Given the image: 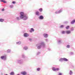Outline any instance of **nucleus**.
<instances>
[{"instance_id":"nucleus-23","label":"nucleus","mask_w":75,"mask_h":75,"mask_svg":"<svg viewBox=\"0 0 75 75\" xmlns=\"http://www.w3.org/2000/svg\"><path fill=\"white\" fill-rule=\"evenodd\" d=\"M4 21V19L2 18H0V22H3Z\"/></svg>"},{"instance_id":"nucleus-43","label":"nucleus","mask_w":75,"mask_h":75,"mask_svg":"<svg viewBox=\"0 0 75 75\" xmlns=\"http://www.w3.org/2000/svg\"><path fill=\"white\" fill-rule=\"evenodd\" d=\"M58 75H62V73H60Z\"/></svg>"},{"instance_id":"nucleus-13","label":"nucleus","mask_w":75,"mask_h":75,"mask_svg":"<svg viewBox=\"0 0 75 75\" xmlns=\"http://www.w3.org/2000/svg\"><path fill=\"white\" fill-rule=\"evenodd\" d=\"M39 19L40 20H43V19H44V17L42 16H40L39 17Z\"/></svg>"},{"instance_id":"nucleus-15","label":"nucleus","mask_w":75,"mask_h":75,"mask_svg":"<svg viewBox=\"0 0 75 75\" xmlns=\"http://www.w3.org/2000/svg\"><path fill=\"white\" fill-rule=\"evenodd\" d=\"M69 75H72L73 74V72L72 70H69Z\"/></svg>"},{"instance_id":"nucleus-33","label":"nucleus","mask_w":75,"mask_h":75,"mask_svg":"<svg viewBox=\"0 0 75 75\" xmlns=\"http://www.w3.org/2000/svg\"><path fill=\"white\" fill-rule=\"evenodd\" d=\"M13 5H10V7L11 8H13Z\"/></svg>"},{"instance_id":"nucleus-4","label":"nucleus","mask_w":75,"mask_h":75,"mask_svg":"<svg viewBox=\"0 0 75 75\" xmlns=\"http://www.w3.org/2000/svg\"><path fill=\"white\" fill-rule=\"evenodd\" d=\"M23 61H24L23 59H20L17 60V63L19 64H23Z\"/></svg>"},{"instance_id":"nucleus-39","label":"nucleus","mask_w":75,"mask_h":75,"mask_svg":"<svg viewBox=\"0 0 75 75\" xmlns=\"http://www.w3.org/2000/svg\"><path fill=\"white\" fill-rule=\"evenodd\" d=\"M64 23H65V24H68V21L65 22Z\"/></svg>"},{"instance_id":"nucleus-28","label":"nucleus","mask_w":75,"mask_h":75,"mask_svg":"<svg viewBox=\"0 0 75 75\" xmlns=\"http://www.w3.org/2000/svg\"><path fill=\"white\" fill-rule=\"evenodd\" d=\"M16 18L17 20H20L21 19V18H20L19 17H16Z\"/></svg>"},{"instance_id":"nucleus-17","label":"nucleus","mask_w":75,"mask_h":75,"mask_svg":"<svg viewBox=\"0 0 75 75\" xmlns=\"http://www.w3.org/2000/svg\"><path fill=\"white\" fill-rule=\"evenodd\" d=\"M21 43V42L20 41H18L17 42H16L17 44H18V45H20Z\"/></svg>"},{"instance_id":"nucleus-38","label":"nucleus","mask_w":75,"mask_h":75,"mask_svg":"<svg viewBox=\"0 0 75 75\" xmlns=\"http://www.w3.org/2000/svg\"><path fill=\"white\" fill-rule=\"evenodd\" d=\"M12 3H13L14 4H16V2H15V1H13L12 2Z\"/></svg>"},{"instance_id":"nucleus-27","label":"nucleus","mask_w":75,"mask_h":75,"mask_svg":"<svg viewBox=\"0 0 75 75\" xmlns=\"http://www.w3.org/2000/svg\"><path fill=\"white\" fill-rule=\"evenodd\" d=\"M67 48H70V45H68L67 46Z\"/></svg>"},{"instance_id":"nucleus-29","label":"nucleus","mask_w":75,"mask_h":75,"mask_svg":"<svg viewBox=\"0 0 75 75\" xmlns=\"http://www.w3.org/2000/svg\"><path fill=\"white\" fill-rule=\"evenodd\" d=\"M39 10L40 12H42V8H40L39 9Z\"/></svg>"},{"instance_id":"nucleus-31","label":"nucleus","mask_w":75,"mask_h":75,"mask_svg":"<svg viewBox=\"0 0 75 75\" xmlns=\"http://www.w3.org/2000/svg\"><path fill=\"white\" fill-rule=\"evenodd\" d=\"M65 33H66V32L64 31H62V34H65Z\"/></svg>"},{"instance_id":"nucleus-22","label":"nucleus","mask_w":75,"mask_h":75,"mask_svg":"<svg viewBox=\"0 0 75 75\" xmlns=\"http://www.w3.org/2000/svg\"><path fill=\"white\" fill-rule=\"evenodd\" d=\"M63 61H68V60L65 58H63Z\"/></svg>"},{"instance_id":"nucleus-11","label":"nucleus","mask_w":75,"mask_h":75,"mask_svg":"<svg viewBox=\"0 0 75 75\" xmlns=\"http://www.w3.org/2000/svg\"><path fill=\"white\" fill-rule=\"evenodd\" d=\"M27 73L25 71H22L21 72V74H22V75H27Z\"/></svg>"},{"instance_id":"nucleus-26","label":"nucleus","mask_w":75,"mask_h":75,"mask_svg":"<svg viewBox=\"0 0 75 75\" xmlns=\"http://www.w3.org/2000/svg\"><path fill=\"white\" fill-rule=\"evenodd\" d=\"M10 75H14V73L13 71H12L10 74Z\"/></svg>"},{"instance_id":"nucleus-41","label":"nucleus","mask_w":75,"mask_h":75,"mask_svg":"<svg viewBox=\"0 0 75 75\" xmlns=\"http://www.w3.org/2000/svg\"><path fill=\"white\" fill-rule=\"evenodd\" d=\"M29 40L30 41H32V39H29Z\"/></svg>"},{"instance_id":"nucleus-10","label":"nucleus","mask_w":75,"mask_h":75,"mask_svg":"<svg viewBox=\"0 0 75 75\" xmlns=\"http://www.w3.org/2000/svg\"><path fill=\"white\" fill-rule=\"evenodd\" d=\"M24 36L25 37H28L29 36V35L27 33H25L24 34Z\"/></svg>"},{"instance_id":"nucleus-37","label":"nucleus","mask_w":75,"mask_h":75,"mask_svg":"<svg viewBox=\"0 0 75 75\" xmlns=\"http://www.w3.org/2000/svg\"><path fill=\"white\" fill-rule=\"evenodd\" d=\"M69 28V26H67L66 27V28L67 30Z\"/></svg>"},{"instance_id":"nucleus-8","label":"nucleus","mask_w":75,"mask_h":75,"mask_svg":"<svg viewBox=\"0 0 75 75\" xmlns=\"http://www.w3.org/2000/svg\"><path fill=\"white\" fill-rule=\"evenodd\" d=\"M43 35L45 38H47L48 37V34L47 33H44L43 34Z\"/></svg>"},{"instance_id":"nucleus-12","label":"nucleus","mask_w":75,"mask_h":75,"mask_svg":"<svg viewBox=\"0 0 75 75\" xmlns=\"http://www.w3.org/2000/svg\"><path fill=\"white\" fill-rule=\"evenodd\" d=\"M66 33L67 34H69L71 33V31L67 30L66 31Z\"/></svg>"},{"instance_id":"nucleus-3","label":"nucleus","mask_w":75,"mask_h":75,"mask_svg":"<svg viewBox=\"0 0 75 75\" xmlns=\"http://www.w3.org/2000/svg\"><path fill=\"white\" fill-rule=\"evenodd\" d=\"M0 59L4 61H7V56L5 55L1 56L0 57Z\"/></svg>"},{"instance_id":"nucleus-5","label":"nucleus","mask_w":75,"mask_h":75,"mask_svg":"<svg viewBox=\"0 0 75 75\" xmlns=\"http://www.w3.org/2000/svg\"><path fill=\"white\" fill-rule=\"evenodd\" d=\"M22 58H23V60L24 61H27V58L25 57L24 54H23L21 55Z\"/></svg>"},{"instance_id":"nucleus-44","label":"nucleus","mask_w":75,"mask_h":75,"mask_svg":"<svg viewBox=\"0 0 75 75\" xmlns=\"http://www.w3.org/2000/svg\"><path fill=\"white\" fill-rule=\"evenodd\" d=\"M4 8L2 9V11H4Z\"/></svg>"},{"instance_id":"nucleus-45","label":"nucleus","mask_w":75,"mask_h":75,"mask_svg":"<svg viewBox=\"0 0 75 75\" xmlns=\"http://www.w3.org/2000/svg\"><path fill=\"white\" fill-rule=\"evenodd\" d=\"M71 66H72L71 68H74V66L72 65Z\"/></svg>"},{"instance_id":"nucleus-19","label":"nucleus","mask_w":75,"mask_h":75,"mask_svg":"<svg viewBox=\"0 0 75 75\" xmlns=\"http://www.w3.org/2000/svg\"><path fill=\"white\" fill-rule=\"evenodd\" d=\"M63 61H64V58H61L59 59V61L60 62H62Z\"/></svg>"},{"instance_id":"nucleus-34","label":"nucleus","mask_w":75,"mask_h":75,"mask_svg":"<svg viewBox=\"0 0 75 75\" xmlns=\"http://www.w3.org/2000/svg\"><path fill=\"white\" fill-rule=\"evenodd\" d=\"M70 54L71 55H74V53L73 52H71L70 53Z\"/></svg>"},{"instance_id":"nucleus-20","label":"nucleus","mask_w":75,"mask_h":75,"mask_svg":"<svg viewBox=\"0 0 75 75\" xmlns=\"http://www.w3.org/2000/svg\"><path fill=\"white\" fill-rule=\"evenodd\" d=\"M30 31V33H31V32H34V30L33 28H31Z\"/></svg>"},{"instance_id":"nucleus-9","label":"nucleus","mask_w":75,"mask_h":75,"mask_svg":"<svg viewBox=\"0 0 75 75\" xmlns=\"http://www.w3.org/2000/svg\"><path fill=\"white\" fill-rule=\"evenodd\" d=\"M35 14L36 16H39L40 15V13L39 11H37L36 12Z\"/></svg>"},{"instance_id":"nucleus-16","label":"nucleus","mask_w":75,"mask_h":75,"mask_svg":"<svg viewBox=\"0 0 75 75\" xmlns=\"http://www.w3.org/2000/svg\"><path fill=\"white\" fill-rule=\"evenodd\" d=\"M75 23V20H74L71 21V24H74Z\"/></svg>"},{"instance_id":"nucleus-25","label":"nucleus","mask_w":75,"mask_h":75,"mask_svg":"<svg viewBox=\"0 0 75 75\" xmlns=\"http://www.w3.org/2000/svg\"><path fill=\"white\" fill-rule=\"evenodd\" d=\"M55 14H59L58 11H56L55 12Z\"/></svg>"},{"instance_id":"nucleus-30","label":"nucleus","mask_w":75,"mask_h":75,"mask_svg":"<svg viewBox=\"0 0 75 75\" xmlns=\"http://www.w3.org/2000/svg\"><path fill=\"white\" fill-rule=\"evenodd\" d=\"M64 25H61L60 26V28H64Z\"/></svg>"},{"instance_id":"nucleus-6","label":"nucleus","mask_w":75,"mask_h":75,"mask_svg":"<svg viewBox=\"0 0 75 75\" xmlns=\"http://www.w3.org/2000/svg\"><path fill=\"white\" fill-rule=\"evenodd\" d=\"M57 41L58 44H60L62 43V39H61V38H59L58 39Z\"/></svg>"},{"instance_id":"nucleus-35","label":"nucleus","mask_w":75,"mask_h":75,"mask_svg":"<svg viewBox=\"0 0 75 75\" xmlns=\"http://www.w3.org/2000/svg\"><path fill=\"white\" fill-rule=\"evenodd\" d=\"M71 31H74V28H72L71 29Z\"/></svg>"},{"instance_id":"nucleus-36","label":"nucleus","mask_w":75,"mask_h":75,"mask_svg":"<svg viewBox=\"0 0 75 75\" xmlns=\"http://www.w3.org/2000/svg\"><path fill=\"white\" fill-rule=\"evenodd\" d=\"M40 68H38L37 69V70L38 71H40Z\"/></svg>"},{"instance_id":"nucleus-32","label":"nucleus","mask_w":75,"mask_h":75,"mask_svg":"<svg viewBox=\"0 0 75 75\" xmlns=\"http://www.w3.org/2000/svg\"><path fill=\"white\" fill-rule=\"evenodd\" d=\"M41 54V52H38L37 53V55H40V54Z\"/></svg>"},{"instance_id":"nucleus-40","label":"nucleus","mask_w":75,"mask_h":75,"mask_svg":"<svg viewBox=\"0 0 75 75\" xmlns=\"http://www.w3.org/2000/svg\"><path fill=\"white\" fill-rule=\"evenodd\" d=\"M45 40L46 42H48V40L47 39H45Z\"/></svg>"},{"instance_id":"nucleus-1","label":"nucleus","mask_w":75,"mask_h":75,"mask_svg":"<svg viewBox=\"0 0 75 75\" xmlns=\"http://www.w3.org/2000/svg\"><path fill=\"white\" fill-rule=\"evenodd\" d=\"M20 18L21 19H23L24 21H26L28 19V16L27 14H25L24 12H21L20 13Z\"/></svg>"},{"instance_id":"nucleus-24","label":"nucleus","mask_w":75,"mask_h":75,"mask_svg":"<svg viewBox=\"0 0 75 75\" xmlns=\"http://www.w3.org/2000/svg\"><path fill=\"white\" fill-rule=\"evenodd\" d=\"M0 1H1V2H3V3H6V1L4 0H0Z\"/></svg>"},{"instance_id":"nucleus-18","label":"nucleus","mask_w":75,"mask_h":75,"mask_svg":"<svg viewBox=\"0 0 75 75\" xmlns=\"http://www.w3.org/2000/svg\"><path fill=\"white\" fill-rule=\"evenodd\" d=\"M23 50H28V47H24L23 48Z\"/></svg>"},{"instance_id":"nucleus-21","label":"nucleus","mask_w":75,"mask_h":75,"mask_svg":"<svg viewBox=\"0 0 75 75\" xmlns=\"http://www.w3.org/2000/svg\"><path fill=\"white\" fill-rule=\"evenodd\" d=\"M7 51V53H10L11 51V49H8Z\"/></svg>"},{"instance_id":"nucleus-42","label":"nucleus","mask_w":75,"mask_h":75,"mask_svg":"<svg viewBox=\"0 0 75 75\" xmlns=\"http://www.w3.org/2000/svg\"><path fill=\"white\" fill-rule=\"evenodd\" d=\"M48 50H49V51H50V50H51V49L50 48H48Z\"/></svg>"},{"instance_id":"nucleus-14","label":"nucleus","mask_w":75,"mask_h":75,"mask_svg":"<svg viewBox=\"0 0 75 75\" xmlns=\"http://www.w3.org/2000/svg\"><path fill=\"white\" fill-rule=\"evenodd\" d=\"M62 10H63V9L62 8L60 9V10L58 11V12H59V13L60 14L61 13H62Z\"/></svg>"},{"instance_id":"nucleus-7","label":"nucleus","mask_w":75,"mask_h":75,"mask_svg":"<svg viewBox=\"0 0 75 75\" xmlns=\"http://www.w3.org/2000/svg\"><path fill=\"white\" fill-rule=\"evenodd\" d=\"M52 69L53 71H59V68H56L54 67H53L52 68Z\"/></svg>"},{"instance_id":"nucleus-2","label":"nucleus","mask_w":75,"mask_h":75,"mask_svg":"<svg viewBox=\"0 0 75 75\" xmlns=\"http://www.w3.org/2000/svg\"><path fill=\"white\" fill-rule=\"evenodd\" d=\"M45 43L44 41H41L36 45L38 49H41V47H42L43 48H45Z\"/></svg>"}]
</instances>
